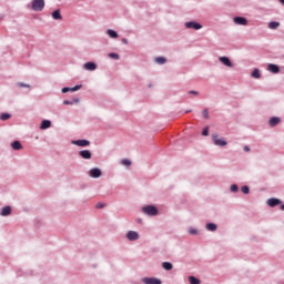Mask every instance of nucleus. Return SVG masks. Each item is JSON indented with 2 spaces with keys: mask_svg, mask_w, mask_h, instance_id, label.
<instances>
[{
  "mask_svg": "<svg viewBox=\"0 0 284 284\" xmlns=\"http://www.w3.org/2000/svg\"><path fill=\"white\" fill-rule=\"evenodd\" d=\"M143 214H146V216H156L159 214V209L154 205H146L142 207Z\"/></svg>",
  "mask_w": 284,
  "mask_h": 284,
  "instance_id": "f257e3e1",
  "label": "nucleus"
},
{
  "mask_svg": "<svg viewBox=\"0 0 284 284\" xmlns=\"http://www.w3.org/2000/svg\"><path fill=\"white\" fill-rule=\"evenodd\" d=\"M44 8H45V0L32 1V10H34V12H43Z\"/></svg>",
  "mask_w": 284,
  "mask_h": 284,
  "instance_id": "f03ea898",
  "label": "nucleus"
},
{
  "mask_svg": "<svg viewBox=\"0 0 284 284\" xmlns=\"http://www.w3.org/2000/svg\"><path fill=\"white\" fill-rule=\"evenodd\" d=\"M212 141H213L214 145H219L220 148H225V145H227L226 141L219 138V134H213Z\"/></svg>",
  "mask_w": 284,
  "mask_h": 284,
  "instance_id": "7ed1b4c3",
  "label": "nucleus"
},
{
  "mask_svg": "<svg viewBox=\"0 0 284 284\" xmlns=\"http://www.w3.org/2000/svg\"><path fill=\"white\" fill-rule=\"evenodd\" d=\"M142 283L144 284H162L161 280L154 277H144L142 278Z\"/></svg>",
  "mask_w": 284,
  "mask_h": 284,
  "instance_id": "20e7f679",
  "label": "nucleus"
},
{
  "mask_svg": "<svg viewBox=\"0 0 284 284\" xmlns=\"http://www.w3.org/2000/svg\"><path fill=\"white\" fill-rule=\"evenodd\" d=\"M185 28H189L191 30H201V28H203V26H201V23H199V22H186Z\"/></svg>",
  "mask_w": 284,
  "mask_h": 284,
  "instance_id": "39448f33",
  "label": "nucleus"
},
{
  "mask_svg": "<svg viewBox=\"0 0 284 284\" xmlns=\"http://www.w3.org/2000/svg\"><path fill=\"white\" fill-rule=\"evenodd\" d=\"M126 239L129 241H139V233L136 231H129L126 233Z\"/></svg>",
  "mask_w": 284,
  "mask_h": 284,
  "instance_id": "423d86ee",
  "label": "nucleus"
},
{
  "mask_svg": "<svg viewBox=\"0 0 284 284\" xmlns=\"http://www.w3.org/2000/svg\"><path fill=\"white\" fill-rule=\"evenodd\" d=\"M72 143L73 145H78L79 148H88V145H90V141L88 140H75Z\"/></svg>",
  "mask_w": 284,
  "mask_h": 284,
  "instance_id": "0eeeda50",
  "label": "nucleus"
},
{
  "mask_svg": "<svg viewBox=\"0 0 284 284\" xmlns=\"http://www.w3.org/2000/svg\"><path fill=\"white\" fill-rule=\"evenodd\" d=\"M89 174H90V176H91L92 179H99V178L101 176V169H97V168L91 169V170L89 171Z\"/></svg>",
  "mask_w": 284,
  "mask_h": 284,
  "instance_id": "6e6552de",
  "label": "nucleus"
},
{
  "mask_svg": "<svg viewBox=\"0 0 284 284\" xmlns=\"http://www.w3.org/2000/svg\"><path fill=\"white\" fill-rule=\"evenodd\" d=\"M266 203L270 207H276V205H281V200L275 199V197H271V199L267 200Z\"/></svg>",
  "mask_w": 284,
  "mask_h": 284,
  "instance_id": "1a4fd4ad",
  "label": "nucleus"
},
{
  "mask_svg": "<svg viewBox=\"0 0 284 284\" xmlns=\"http://www.w3.org/2000/svg\"><path fill=\"white\" fill-rule=\"evenodd\" d=\"M234 23H236L237 26H247V19L243 18V17H235L233 19Z\"/></svg>",
  "mask_w": 284,
  "mask_h": 284,
  "instance_id": "9d476101",
  "label": "nucleus"
},
{
  "mask_svg": "<svg viewBox=\"0 0 284 284\" xmlns=\"http://www.w3.org/2000/svg\"><path fill=\"white\" fill-rule=\"evenodd\" d=\"M281 123V118L273 116L268 120L270 128H275V125H278Z\"/></svg>",
  "mask_w": 284,
  "mask_h": 284,
  "instance_id": "9b49d317",
  "label": "nucleus"
},
{
  "mask_svg": "<svg viewBox=\"0 0 284 284\" xmlns=\"http://www.w3.org/2000/svg\"><path fill=\"white\" fill-rule=\"evenodd\" d=\"M219 61H221V63H223V65H226V68H232V61H230V58L220 57Z\"/></svg>",
  "mask_w": 284,
  "mask_h": 284,
  "instance_id": "f8f14e48",
  "label": "nucleus"
},
{
  "mask_svg": "<svg viewBox=\"0 0 284 284\" xmlns=\"http://www.w3.org/2000/svg\"><path fill=\"white\" fill-rule=\"evenodd\" d=\"M79 154L82 159H87V160L92 159V152H90L89 150H82L79 152Z\"/></svg>",
  "mask_w": 284,
  "mask_h": 284,
  "instance_id": "ddd939ff",
  "label": "nucleus"
},
{
  "mask_svg": "<svg viewBox=\"0 0 284 284\" xmlns=\"http://www.w3.org/2000/svg\"><path fill=\"white\" fill-rule=\"evenodd\" d=\"M84 70H89L90 72L97 69V64L94 62H87L83 65Z\"/></svg>",
  "mask_w": 284,
  "mask_h": 284,
  "instance_id": "4468645a",
  "label": "nucleus"
},
{
  "mask_svg": "<svg viewBox=\"0 0 284 284\" xmlns=\"http://www.w3.org/2000/svg\"><path fill=\"white\" fill-rule=\"evenodd\" d=\"M268 71L272 72L273 74H278L281 72V69L276 64H268Z\"/></svg>",
  "mask_w": 284,
  "mask_h": 284,
  "instance_id": "2eb2a0df",
  "label": "nucleus"
},
{
  "mask_svg": "<svg viewBox=\"0 0 284 284\" xmlns=\"http://www.w3.org/2000/svg\"><path fill=\"white\" fill-rule=\"evenodd\" d=\"M1 216H10L12 214V209L10 206L2 207L0 212Z\"/></svg>",
  "mask_w": 284,
  "mask_h": 284,
  "instance_id": "dca6fc26",
  "label": "nucleus"
},
{
  "mask_svg": "<svg viewBox=\"0 0 284 284\" xmlns=\"http://www.w3.org/2000/svg\"><path fill=\"white\" fill-rule=\"evenodd\" d=\"M52 125V122L50 120H43L40 124V130H48Z\"/></svg>",
  "mask_w": 284,
  "mask_h": 284,
  "instance_id": "f3484780",
  "label": "nucleus"
},
{
  "mask_svg": "<svg viewBox=\"0 0 284 284\" xmlns=\"http://www.w3.org/2000/svg\"><path fill=\"white\" fill-rule=\"evenodd\" d=\"M106 34L111 38V39H119V33H116V31L109 29L106 31Z\"/></svg>",
  "mask_w": 284,
  "mask_h": 284,
  "instance_id": "a211bd4d",
  "label": "nucleus"
},
{
  "mask_svg": "<svg viewBox=\"0 0 284 284\" xmlns=\"http://www.w3.org/2000/svg\"><path fill=\"white\" fill-rule=\"evenodd\" d=\"M11 148H12V150H21L23 148V145H21V142L14 141L11 143Z\"/></svg>",
  "mask_w": 284,
  "mask_h": 284,
  "instance_id": "6ab92c4d",
  "label": "nucleus"
},
{
  "mask_svg": "<svg viewBox=\"0 0 284 284\" xmlns=\"http://www.w3.org/2000/svg\"><path fill=\"white\" fill-rule=\"evenodd\" d=\"M216 224L214 223H207L206 224V230H209V232H216Z\"/></svg>",
  "mask_w": 284,
  "mask_h": 284,
  "instance_id": "aec40b11",
  "label": "nucleus"
},
{
  "mask_svg": "<svg viewBox=\"0 0 284 284\" xmlns=\"http://www.w3.org/2000/svg\"><path fill=\"white\" fill-rule=\"evenodd\" d=\"M52 18L55 19V20H61L62 17H61V11L60 10H55L52 12Z\"/></svg>",
  "mask_w": 284,
  "mask_h": 284,
  "instance_id": "412c9836",
  "label": "nucleus"
},
{
  "mask_svg": "<svg viewBox=\"0 0 284 284\" xmlns=\"http://www.w3.org/2000/svg\"><path fill=\"white\" fill-rule=\"evenodd\" d=\"M281 26V22H270L268 28L270 30H276Z\"/></svg>",
  "mask_w": 284,
  "mask_h": 284,
  "instance_id": "4be33fe9",
  "label": "nucleus"
},
{
  "mask_svg": "<svg viewBox=\"0 0 284 284\" xmlns=\"http://www.w3.org/2000/svg\"><path fill=\"white\" fill-rule=\"evenodd\" d=\"M253 79H261V71L258 69H254L252 72Z\"/></svg>",
  "mask_w": 284,
  "mask_h": 284,
  "instance_id": "5701e85b",
  "label": "nucleus"
},
{
  "mask_svg": "<svg viewBox=\"0 0 284 284\" xmlns=\"http://www.w3.org/2000/svg\"><path fill=\"white\" fill-rule=\"evenodd\" d=\"M162 267H163V270H166V271H170V270H172V263H170V262H164V263H162Z\"/></svg>",
  "mask_w": 284,
  "mask_h": 284,
  "instance_id": "b1692460",
  "label": "nucleus"
},
{
  "mask_svg": "<svg viewBox=\"0 0 284 284\" xmlns=\"http://www.w3.org/2000/svg\"><path fill=\"white\" fill-rule=\"evenodd\" d=\"M189 282H190L191 284H201V280H199V278H196V277H194V276H190V277H189Z\"/></svg>",
  "mask_w": 284,
  "mask_h": 284,
  "instance_id": "393cba45",
  "label": "nucleus"
},
{
  "mask_svg": "<svg viewBox=\"0 0 284 284\" xmlns=\"http://www.w3.org/2000/svg\"><path fill=\"white\" fill-rule=\"evenodd\" d=\"M10 116H12V115H10V113H2L0 115V119H1V121H8V119H10Z\"/></svg>",
  "mask_w": 284,
  "mask_h": 284,
  "instance_id": "a878e982",
  "label": "nucleus"
},
{
  "mask_svg": "<svg viewBox=\"0 0 284 284\" xmlns=\"http://www.w3.org/2000/svg\"><path fill=\"white\" fill-rule=\"evenodd\" d=\"M155 61L160 64V65H163V63H165V58H163V57H159V58H156L155 59Z\"/></svg>",
  "mask_w": 284,
  "mask_h": 284,
  "instance_id": "bb28decb",
  "label": "nucleus"
},
{
  "mask_svg": "<svg viewBox=\"0 0 284 284\" xmlns=\"http://www.w3.org/2000/svg\"><path fill=\"white\" fill-rule=\"evenodd\" d=\"M110 59H114L115 61H119V54L118 53H109Z\"/></svg>",
  "mask_w": 284,
  "mask_h": 284,
  "instance_id": "cd10ccee",
  "label": "nucleus"
},
{
  "mask_svg": "<svg viewBox=\"0 0 284 284\" xmlns=\"http://www.w3.org/2000/svg\"><path fill=\"white\" fill-rule=\"evenodd\" d=\"M207 134H210V129L206 126V128L203 129L202 135L207 136Z\"/></svg>",
  "mask_w": 284,
  "mask_h": 284,
  "instance_id": "c85d7f7f",
  "label": "nucleus"
},
{
  "mask_svg": "<svg viewBox=\"0 0 284 284\" xmlns=\"http://www.w3.org/2000/svg\"><path fill=\"white\" fill-rule=\"evenodd\" d=\"M204 119H210V113L207 112V109H204L202 112Z\"/></svg>",
  "mask_w": 284,
  "mask_h": 284,
  "instance_id": "c756f323",
  "label": "nucleus"
},
{
  "mask_svg": "<svg viewBox=\"0 0 284 284\" xmlns=\"http://www.w3.org/2000/svg\"><path fill=\"white\" fill-rule=\"evenodd\" d=\"M122 165H132V161L124 159L122 160Z\"/></svg>",
  "mask_w": 284,
  "mask_h": 284,
  "instance_id": "7c9ffc66",
  "label": "nucleus"
},
{
  "mask_svg": "<svg viewBox=\"0 0 284 284\" xmlns=\"http://www.w3.org/2000/svg\"><path fill=\"white\" fill-rule=\"evenodd\" d=\"M243 194H250V187L248 186H242Z\"/></svg>",
  "mask_w": 284,
  "mask_h": 284,
  "instance_id": "2f4dec72",
  "label": "nucleus"
},
{
  "mask_svg": "<svg viewBox=\"0 0 284 284\" xmlns=\"http://www.w3.org/2000/svg\"><path fill=\"white\" fill-rule=\"evenodd\" d=\"M18 88H30V84H26L23 82L18 83Z\"/></svg>",
  "mask_w": 284,
  "mask_h": 284,
  "instance_id": "473e14b6",
  "label": "nucleus"
},
{
  "mask_svg": "<svg viewBox=\"0 0 284 284\" xmlns=\"http://www.w3.org/2000/svg\"><path fill=\"white\" fill-rule=\"evenodd\" d=\"M231 192H239V186L236 184L231 185Z\"/></svg>",
  "mask_w": 284,
  "mask_h": 284,
  "instance_id": "72a5a7b5",
  "label": "nucleus"
},
{
  "mask_svg": "<svg viewBox=\"0 0 284 284\" xmlns=\"http://www.w3.org/2000/svg\"><path fill=\"white\" fill-rule=\"evenodd\" d=\"M68 92H72L71 88H62V94H65Z\"/></svg>",
  "mask_w": 284,
  "mask_h": 284,
  "instance_id": "f704fd0d",
  "label": "nucleus"
},
{
  "mask_svg": "<svg viewBox=\"0 0 284 284\" xmlns=\"http://www.w3.org/2000/svg\"><path fill=\"white\" fill-rule=\"evenodd\" d=\"M80 88H81V84H78V85L71 88V92H77V91H79Z\"/></svg>",
  "mask_w": 284,
  "mask_h": 284,
  "instance_id": "c9c22d12",
  "label": "nucleus"
},
{
  "mask_svg": "<svg viewBox=\"0 0 284 284\" xmlns=\"http://www.w3.org/2000/svg\"><path fill=\"white\" fill-rule=\"evenodd\" d=\"M63 105H74V102L69 101V100H64Z\"/></svg>",
  "mask_w": 284,
  "mask_h": 284,
  "instance_id": "e433bc0d",
  "label": "nucleus"
},
{
  "mask_svg": "<svg viewBox=\"0 0 284 284\" xmlns=\"http://www.w3.org/2000/svg\"><path fill=\"white\" fill-rule=\"evenodd\" d=\"M189 234H199V231H196L195 229H190Z\"/></svg>",
  "mask_w": 284,
  "mask_h": 284,
  "instance_id": "4c0bfd02",
  "label": "nucleus"
},
{
  "mask_svg": "<svg viewBox=\"0 0 284 284\" xmlns=\"http://www.w3.org/2000/svg\"><path fill=\"white\" fill-rule=\"evenodd\" d=\"M97 207H98V210H101V209L105 207V204H103V203H98V204H97Z\"/></svg>",
  "mask_w": 284,
  "mask_h": 284,
  "instance_id": "58836bf2",
  "label": "nucleus"
},
{
  "mask_svg": "<svg viewBox=\"0 0 284 284\" xmlns=\"http://www.w3.org/2000/svg\"><path fill=\"white\" fill-rule=\"evenodd\" d=\"M189 94H195V97H197L199 92L197 91H189Z\"/></svg>",
  "mask_w": 284,
  "mask_h": 284,
  "instance_id": "ea45409f",
  "label": "nucleus"
},
{
  "mask_svg": "<svg viewBox=\"0 0 284 284\" xmlns=\"http://www.w3.org/2000/svg\"><path fill=\"white\" fill-rule=\"evenodd\" d=\"M79 98H75V99H73V101H71L72 103H79Z\"/></svg>",
  "mask_w": 284,
  "mask_h": 284,
  "instance_id": "a19ab883",
  "label": "nucleus"
},
{
  "mask_svg": "<svg viewBox=\"0 0 284 284\" xmlns=\"http://www.w3.org/2000/svg\"><path fill=\"white\" fill-rule=\"evenodd\" d=\"M244 152H250V146H244Z\"/></svg>",
  "mask_w": 284,
  "mask_h": 284,
  "instance_id": "79ce46f5",
  "label": "nucleus"
},
{
  "mask_svg": "<svg viewBox=\"0 0 284 284\" xmlns=\"http://www.w3.org/2000/svg\"><path fill=\"white\" fill-rule=\"evenodd\" d=\"M122 43L128 44V39L123 38V39H122Z\"/></svg>",
  "mask_w": 284,
  "mask_h": 284,
  "instance_id": "37998d69",
  "label": "nucleus"
},
{
  "mask_svg": "<svg viewBox=\"0 0 284 284\" xmlns=\"http://www.w3.org/2000/svg\"><path fill=\"white\" fill-rule=\"evenodd\" d=\"M280 210L284 211V204L280 206Z\"/></svg>",
  "mask_w": 284,
  "mask_h": 284,
  "instance_id": "c03bdc74",
  "label": "nucleus"
},
{
  "mask_svg": "<svg viewBox=\"0 0 284 284\" xmlns=\"http://www.w3.org/2000/svg\"><path fill=\"white\" fill-rule=\"evenodd\" d=\"M280 1V3H282V6H284V0H278Z\"/></svg>",
  "mask_w": 284,
  "mask_h": 284,
  "instance_id": "a18cd8bd",
  "label": "nucleus"
}]
</instances>
